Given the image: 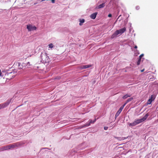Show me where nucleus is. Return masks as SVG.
Returning a JSON list of instances; mask_svg holds the SVG:
<instances>
[{"mask_svg": "<svg viewBox=\"0 0 158 158\" xmlns=\"http://www.w3.org/2000/svg\"><path fill=\"white\" fill-rule=\"evenodd\" d=\"M2 77L3 78L6 80H10L14 77L15 76L14 72L9 73H7L5 71H2Z\"/></svg>", "mask_w": 158, "mask_h": 158, "instance_id": "nucleus-1", "label": "nucleus"}, {"mask_svg": "<svg viewBox=\"0 0 158 158\" xmlns=\"http://www.w3.org/2000/svg\"><path fill=\"white\" fill-rule=\"evenodd\" d=\"M126 30V28L124 27L123 28L119 30H116L114 33H113L111 36V38L113 39L117 36V35L120 34L121 35Z\"/></svg>", "mask_w": 158, "mask_h": 158, "instance_id": "nucleus-2", "label": "nucleus"}, {"mask_svg": "<svg viewBox=\"0 0 158 158\" xmlns=\"http://www.w3.org/2000/svg\"><path fill=\"white\" fill-rule=\"evenodd\" d=\"M41 61L44 63H48L50 59L49 58L45 53H42L41 55Z\"/></svg>", "mask_w": 158, "mask_h": 158, "instance_id": "nucleus-3", "label": "nucleus"}, {"mask_svg": "<svg viewBox=\"0 0 158 158\" xmlns=\"http://www.w3.org/2000/svg\"><path fill=\"white\" fill-rule=\"evenodd\" d=\"M148 113H147L142 118H141L140 119L135 120V123L136 125L139 124L143 122L148 117Z\"/></svg>", "mask_w": 158, "mask_h": 158, "instance_id": "nucleus-4", "label": "nucleus"}, {"mask_svg": "<svg viewBox=\"0 0 158 158\" xmlns=\"http://www.w3.org/2000/svg\"><path fill=\"white\" fill-rule=\"evenodd\" d=\"M27 28L29 31L36 30L37 28L35 26H33L32 25H28L27 26Z\"/></svg>", "mask_w": 158, "mask_h": 158, "instance_id": "nucleus-5", "label": "nucleus"}, {"mask_svg": "<svg viewBox=\"0 0 158 158\" xmlns=\"http://www.w3.org/2000/svg\"><path fill=\"white\" fill-rule=\"evenodd\" d=\"M18 69H24L26 68V64L25 63H18Z\"/></svg>", "mask_w": 158, "mask_h": 158, "instance_id": "nucleus-6", "label": "nucleus"}, {"mask_svg": "<svg viewBox=\"0 0 158 158\" xmlns=\"http://www.w3.org/2000/svg\"><path fill=\"white\" fill-rule=\"evenodd\" d=\"M9 146L8 145H6V146H4L2 147L0 149L1 151H3L4 150H7L9 149Z\"/></svg>", "mask_w": 158, "mask_h": 158, "instance_id": "nucleus-7", "label": "nucleus"}, {"mask_svg": "<svg viewBox=\"0 0 158 158\" xmlns=\"http://www.w3.org/2000/svg\"><path fill=\"white\" fill-rule=\"evenodd\" d=\"M92 66V65H84L80 67V68L81 69H86Z\"/></svg>", "mask_w": 158, "mask_h": 158, "instance_id": "nucleus-8", "label": "nucleus"}, {"mask_svg": "<svg viewBox=\"0 0 158 158\" xmlns=\"http://www.w3.org/2000/svg\"><path fill=\"white\" fill-rule=\"evenodd\" d=\"M97 14H98L97 12H95V13H94L90 15V18L93 19H95L96 17V15H97Z\"/></svg>", "mask_w": 158, "mask_h": 158, "instance_id": "nucleus-9", "label": "nucleus"}, {"mask_svg": "<svg viewBox=\"0 0 158 158\" xmlns=\"http://www.w3.org/2000/svg\"><path fill=\"white\" fill-rule=\"evenodd\" d=\"M9 104V103H5L0 104V109L3 108Z\"/></svg>", "mask_w": 158, "mask_h": 158, "instance_id": "nucleus-10", "label": "nucleus"}, {"mask_svg": "<svg viewBox=\"0 0 158 158\" xmlns=\"http://www.w3.org/2000/svg\"><path fill=\"white\" fill-rule=\"evenodd\" d=\"M9 148V149H10L11 148H15L16 147V145L15 144H10L8 145Z\"/></svg>", "mask_w": 158, "mask_h": 158, "instance_id": "nucleus-11", "label": "nucleus"}, {"mask_svg": "<svg viewBox=\"0 0 158 158\" xmlns=\"http://www.w3.org/2000/svg\"><path fill=\"white\" fill-rule=\"evenodd\" d=\"M121 112L120 111L118 110L116 113L115 114V117L116 118L119 114Z\"/></svg>", "mask_w": 158, "mask_h": 158, "instance_id": "nucleus-12", "label": "nucleus"}, {"mask_svg": "<svg viewBox=\"0 0 158 158\" xmlns=\"http://www.w3.org/2000/svg\"><path fill=\"white\" fill-rule=\"evenodd\" d=\"M133 99V98H129L126 101V102L125 103V104L126 105L128 102L132 101Z\"/></svg>", "mask_w": 158, "mask_h": 158, "instance_id": "nucleus-13", "label": "nucleus"}, {"mask_svg": "<svg viewBox=\"0 0 158 158\" xmlns=\"http://www.w3.org/2000/svg\"><path fill=\"white\" fill-rule=\"evenodd\" d=\"M105 6V3H103L99 5L98 6V8H101L104 7Z\"/></svg>", "mask_w": 158, "mask_h": 158, "instance_id": "nucleus-14", "label": "nucleus"}, {"mask_svg": "<svg viewBox=\"0 0 158 158\" xmlns=\"http://www.w3.org/2000/svg\"><path fill=\"white\" fill-rule=\"evenodd\" d=\"M136 125L135 121H134V122L132 123H130L129 124V126L131 127H133L135 126Z\"/></svg>", "mask_w": 158, "mask_h": 158, "instance_id": "nucleus-15", "label": "nucleus"}, {"mask_svg": "<svg viewBox=\"0 0 158 158\" xmlns=\"http://www.w3.org/2000/svg\"><path fill=\"white\" fill-rule=\"evenodd\" d=\"M80 23H79V25H80L81 26L82 25V23H84L85 22V20L83 19H80Z\"/></svg>", "mask_w": 158, "mask_h": 158, "instance_id": "nucleus-16", "label": "nucleus"}, {"mask_svg": "<svg viewBox=\"0 0 158 158\" xmlns=\"http://www.w3.org/2000/svg\"><path fill=\"white\" fill-rule=\"evenodd\" d=\"M155 97L154 95H152L151 96V97L150 98L151 100L152 101H153L155 99Z\"/></svg>", "mask_w": 158, "mask_h": 158, "instance_id": "nucleus-17", "label": "nucleus"}, {"mask_svg": "<svg viewBox=\"0 0 158 158\" xmlns=\"http://www.w3.org/2000/svg\"><path fill=\"white\" fill-rule=\"evenodd\" d=\"M130 96L128 95V94H126L123 97V98L124 99L130 97Z\"/></svg>", "mask_w": 158, "mask_h": 158, "instance_id": "nucleus-18", "label": "nucleus"}, {"mask_svg": "<svg viewBox=\"0 0 158 158\" xmlns=\"http://www.w3.org/2000/svg\"><path fill=\"white\" fill-rule=\"evenodd\" d=\"M152 101L150 98L148 100L147 102V105L150 104Z\"/></svg>", "mask_w": 158, "mask_h": 158, "instance_id": "nucleus-19", "label": "nucleus"}, {"mask_svg": "<svg viewBox=\"0 0 158 158\" xmlns=\"http://www.w3.org/2000/svg\"><path fill=\"white\" fill-rule=\"evenodd\" d=\"M126 105V104H124V105L120 107V108L118 110H119L120 111H122V110L123 109L124 106H125Z\"/></svg>", "mask_w": 158, "mask_h": 158, "instance_id": "nucleus-20", "label": "nucleus"}, {"mask_svg": "<svg viewBox=\"0 0 158 158\" xmlns=\"http://www.w3.org/2000/svg\"><path fill=\"white\" fill-rule=\"evenodd\" d=\"M96 119H95L94 121H93V120L92 119H90L89 120V122L90 123V124L94 123V122H95L96 121Z\"/></svg>", "mask_w": 158, "mask_h": 158, "instance_id": "nucleus-21", "label": "nucleus"}, {"mask_svg": "<svg viewBox=\"0 0 158 158\" xmlns=\"http://www.w3.org/2000/svg\"><path fill=\"white\" fill-rule=\"evenodd\" d=\"M48 46H49V48H52L53 47V46L52 44L51 43L48 45Z\"/></svg>", "mask_w": 158, "mask_h": 158, "instance_id": "nucleus-22", "label": "nucleus"}, {"mask_svg": "<svg viewBox=\"0 0 158 158\" xmlns=\"http://www.w3.org/2000/svg\"><path fill=\"white\" fill-rule=\"evenodd\" d=\"M90 124V123L89 122L87 123H86L85 125H84V127H87L89 126Z\"/></svg>", "mask_w": 158, "mask_h": 158, "instance_id": "nucleus-23", "label": "nucleus"}, {"mask_svg": "<svg viewBox=\"0 0 158 158\" xmlns=\"http://www.w3.org/2000/svg\"><path fill=\"white\" fill-rule=\"evenodd\" d=\"M30 65V63L29 62H28L27 64V65H26V68H27L29 67Z\"/></svg>", "mask_w": 158, "mask_h": 158, "instance_id": "nucleus-24", "label": "nucleus"}, {"mask_svg": "<svg viewBox=\"0 0 158 158\" xmlns=\"http://www.w3.org/2000/svg\"><path fill=\"white\" fill-rule=\"evenodd\" d=\"M141 61V59L140 58H139L138 60V61L137 62V65H139L140 64V62Z\"/></svg>", "mask_w": 158, "mask_h": 158, "instance_id": "nucleus-25", "label": "nucleus"}, {"mask_svg": "<svg viewBox=\"0 0 158 158\" xmlns=\"http://www.w3.org/2000/svg\"><path fill=\"white\" fill-rule=\"evenodd\" d=\"M127 138H128V137H126H126H122V138H121V139H120V140H124V139H127Z\"/></svg>", "mask_w": 158, "mask_h": 158, "instance_id": "nucleus-26", "label": "nucleus"}, {"mask_svg": "<svg viewBox=\"0 0 158 158\" xmlns=\"http://www.w3.org/2000/svg\"><path fill=\"white\" fill-rule=\"evenodd\" d=\"M143 54H142L140 55L139 56V58H140V59L141 60L142 57H143Z\"/></svg>", "mask_w": 158, "mask_h": 158, "instance_id": "nucleus-27", "label": "nucleus"}, {"mask_svg": "<svg viewBox=\"0 0 158 158\" xmlns=\"http://www.w3.org/2000/svg\"><path fill=\"white\" fill-rule=\"evenodd\" d=\"M108 16L109 17H112V15L110 14L108 15Z\"/></svg>", "mask_w": 158, "mask_h": 158, "instance_id": "nucleus-28", "label": "nucleus"}, {"mask_svg": "<svg viewBox=\"0 0 158 158\" xmlns=\"http://www.w3.org/2000/svg\"><path fill=\"white\" fill-rule=\"evenodd\" d=\"M51 1L52 3H54L55 2V0H51Z\"/></svg>", "mask_w": 158, "mask_h": 158, "instance_id": "nucleus-29", "label": "nucleus"}, {"mask_svg": "<svg viewBox=\"0 0 158 158\" xmlns=\"http://www.w3.org/2000/svg\"><path fill=\"white\" fill-rule=\"evenodd\" d=\"M108 127H105L104 129L105 130H107L108 129Z\"/></svg>", "mask_w": 158, "mask_h": 158, "instance_id": "nucleus-30", "label": "nucleus"}, {"mask_svg": "<svg viewBox=\"0 0 158 158\" xmlns=\"http://www.w3.org/2000/svg\"><path fill=\"white\" fill-rule=\"evenodd\" d=\"M136 8L137 10H138L139 8V7L138 6H136Z\"/></svg>", "mask_w": 158, "mask_h": 158, "instance_id": "nucleus-31", "label": "nucleus"}, {"mask_svg": "<svg viewBox=\"0 0 158 158\" xmlns=\"http://www.w3.org/2000/svg\"><path fill=\"white\" fill-rule=\"evenodd\" d=\"M60 77H57L56 78H55L56 79H60Z\"/></svg>", "mask_w": 158, "mask_h": 158, "instance_id": "nucleus-32", "label": "nucleus"}, {"mask_svg": "<svg viewBox=\"0 0 158 158\" xmlns=\"http://www.w3.org/2000/svg\"><path fill=\"white\" fill-rule=\"evenodd\" d=\"M137 48V46L136 45H135L134 47V48H135V49H136V48Z\"/></svg>", "mask_w": 158, "mask_h": 158, "instance_id": "nucleus-33", "label": "nucleus"}, {"mask_svg": "<svg viewBox=\"0 0 158 158\" xmlns=\"http://www.w3.org/2000/svg\"><path fill=\"white\" fill-rule=\"evenodd\" d=\"M144 69H142V70H141V72H143V71H144Z\"/></svg>", "mask_w": 158, "mask_h": 158, "instance_id": "nucleus-34", "label": "nucleus"}]
</instances>
